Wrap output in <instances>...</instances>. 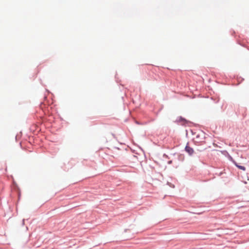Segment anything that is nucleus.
<instances>
[{
	"label": "nucleus",
	"mask_w": 249,
	"mask_h": 249,
	"mask_svg": "<svg viewBox=\"0 0 249 249\" xmlns=\"http://www.w3.org/2000/svg\"><path fill=\"white\" fill-rule=\"evenodd\" d=\"M185 151L190 155H192L194 153L193 149L188 144L185 147Z\"/></svg>",
	"instance_id": "nucleus-1"
},
{
	"label": "nucleus",
	"mask_w": 249,
	"mask_h": 249,
	"mask_svg": "<svg viewBox=\"0 0 249 249\" xmlns=\"http://www.w3.org/2000/svg\"><path fill=\"white\" fill-rule=\"evenodd\" d=\"M235 165H236V166H237L239 169H241V170H243V171H245V170H246V168H245L244 166H241V165H237V164H236Z\"/></svg>",
	"instance_id": "nucleus-2"
}]
</instances>
